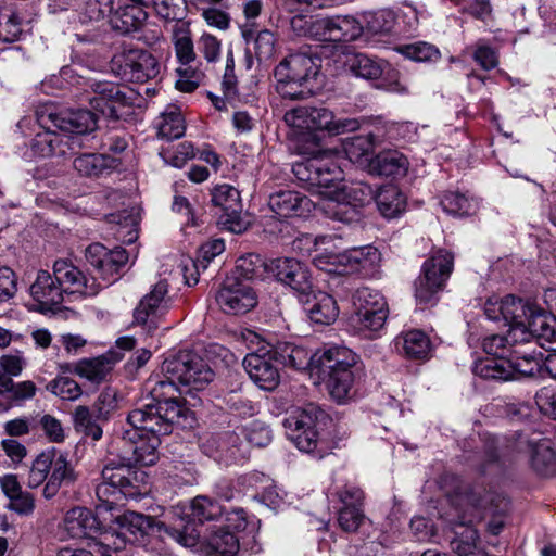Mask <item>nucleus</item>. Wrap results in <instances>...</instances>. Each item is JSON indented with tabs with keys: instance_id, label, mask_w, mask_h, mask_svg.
<instances>
[{
	"instance_id": "8fccbe9b",
	"label": "nucleus",
	"mask_w": 556,
	"mask_h": 556,
	"mask_svg": "<svg viewBox=\"0 0 556 556\" xmlns=\"http://www.w3.org/2000/svg\"><path fill=\"white\" fill-rule=\"evenodd\" d=\"M176 55L181 64H189L195 58L193 42L187 24H177L173 29Z\"/></svg>"
},
{
	"instance_id": "7ed1b4c3",
	"label": "nucleus",
	"mask_w": 556,
	"mask_h": 556,
	"mask_svg": "<svg viewBox=\"0 0 556 556\" xmlns=\"http://www.w3.org/2000/svg\"><path fill=\"white\" fill-rule=\"evenodd\" d=\"M321 59L309 51L286 56L275 68L276 90L283 99L300 100L314 93Z\"/></svg>"
},
{
	"instance_id": "473e14b6",
	"label": "nucleus",
	"mask_w": 556,
	"mask_h": 556,
	"mask_svg": "<svg viewBox=\"0 0 556 556\" xmlns=\"http://www.w3.org/2000/svg\"><path fill=\"white\" fill-rule=\"evenodd\" d=\"M76 480L77 473L74 466L67 460V456L64 453L58 452L51 473L42 491L43 496L50 500L56 495L61 488L73 485Z\"/></svg>"
},
{
	"instance_id": "864d4df0",
	"label": "nucleus",
	"mask_w": 556,
	"mask_h": 556,
	"mask_svg": "<svg viewBox=\"0 0 556 556\" xmlns=\"http://www.w3.org/2000/svg\"><path fill=\"white\" fill-rule=\"evenodd\" d=\"M153 7L165 22H181L187 15L186 0H153Z\"/></svg>"
},
{
	"instance_id": "7c9ffc66",
	"label": "nucleus",
	"mask_w": 556,
	"mask_h": 556,
	"mask_svg": "<svg viewBox=\"0 0 556 556\" xmlns=\"http://www.w3.org/2000/svg\"><path fill=\"white\" fill-rule=\"evenodd\" d=\"M301 303L305 306V311L314 324L330 325L339 315L336 300L330 294L319 290L314 289L308 301Z\"/></svg>"
},
{
	"instance_id": "6ab92c4d",
	"label": "nucleus",
	"mask_w": 556,
	"mask_h": 556,
	"mask_svg": "<svg viewBox=\"0 0 556 556\" xmlns=\"http://www.w3.org/2000/svg\"><path fill=\"white\" fill-rule=\"evenodd\" d=\"M168 285L165 280L155 283L152 290L146 294L134 311V319L138 325L147 326L148 330L156 328V318L163 314L169 303L167 298Z\"/></svg>"
},
{
	"instance_id": "37998d69",
	"label": "nucleus",
	"mask_w": 556,
	"mask_h": 556,
	"mask_svg": "<svg viewBox=\"0 0 556 556\" xmlns=\"http://www.w3.org/2000/svg\"><path fill=\"white\" fill-rule=\"evenodd\" d=\"M110 224L116 225L115 236L125 243H132L138 238V214L132 210H123L106 216Z\"/></svg>"
},
{
	"instance_id": "bf43d9fd",
	"label": "nucleus",
	"mask_w": 556,
	"mask_h": 556,
	"mask_svg": "<svg viewBox=\"0 0 556 556\" xmlns=\"http://www.w3.org/2000/svg\"><path fill=\"white\" fill-rule=\"evenodd\" d=\"M388 306L371 309L366 312H357L354 316V321L359 325L362 329H367L370 331L380 330L388 317Z\"/></svg>"
},
{
	"instance_id": "c756f323",
	"label": "nucleus",
	"mask_w": 556,
	"mask_h": 556,
	"mask_svg": "<svg viewBox=\"0 0 556 556\" xmlns=\"http://www.w3.org/2000/svg\"><path fill=\"white\" fill-rule=\"evenodd\" d=\"M370 247L354 248L340 254H316L313 258L315 265L323 269L331 271L327 265H343L345 273L358 271L365 267L367 256L370 254Z\"/></svg>"
},
{
	"instance_id": "338daca9",
	"label": "nucleus",
	"mask_w": 556,
	"mask_h": 556,
	"mask_svg": "<svg viewBox=\"0 0 556 556\" xmlns=\"http://www.w3.org/2000/svg\"><path fill=\"white\" fill-rule=\"evenodd\" d=\"M160 155L164 161L174 167L181 168L188 160L194 156V149L191 142L185 141L177 146L175 152L161 151Z\"/></svg>"
},
{
	"instance_id": "774afa93",
	"label": "nucleus",
	"mask_w": 556,
	"mask_h": 556,
	"mask_svg": "<svg viewBox=\"0 0 556 556\" xmlns=\"http://www.w3.org/2000/svg\"><path fill=\"white\" fill-rule=\"evenodd\" d=\"M224 251L225 242L223 239H213L203 243L199 249V256L195 266L206 268L207 264Z\"/></svg>"
},
{
	"instance_id": "5701e85b",
	"label": "nucleus",
	"mask_w": 556,
	"mask_h": 556,
	"mask_svg": "<svg viewBox=\"0 0 556 556\" xmlns=\"http://www.w3.org/2000/svg\"><path fill=\"white\" fill-rule=\"evenodd\" d=\"M268 206L278 218H289L308 214L313 202L298 191L280 190L270 194Z\"/></svg>"
},
{
	"instance_id": "69168bd1",
	"label": "nucleus",
	"mask_w": 556,
	"mask_h": 556,
	"mask_svg": "<svg viewBox=\"0 0 556 556\" xmlns=\"http://www.w3.org/2000/svg\"><path fill=\"white\" fill-rule=\"evenodd\" d=\"M515 343L511 337H504L500 334H493L489 338H485L482 343L483 351L489 354L488 358H506V346L507 344Z\"/></svg>"
},
{
	"instance_id": "ea45409f",
	"label": "nucleus",
	"mask_w": 556,
	"mask_h": 556,
	"mask_svg": "<svg viewBox=\"0 0 556 556\" xmlns=\"http://www.w3.org/2000/svg\"><path fill=\"white\" fill-rule=\"evenodd\" d=\"M157 136L165 140L179 139L184 136L186 126L185 119L175 105L168 106L156 122Z\"/></svg>"
},
{
	"instance_id": "9d476101",
	"label": "nucleus",
	"mask_w": 556,
	"mask_h": 556,
	"mask_svg": "<svg viewBox=\"0 0 556 556\" xmlns=\"http://www.w3.org/2000/svg\"><path fill=\"white\" fill-rule=\"evenodd\" d=\"M541 371L539 359L531 355L513 356L509 359L488 358L475 363V375L485 380L506 381L521 377H534Z\"/></svg>"
},
{
	"instance_id": "f3484780",
	"label": "nucleus",
	"mask_w": 556,
	"mask_h": 556,
	"mask_svg": "<svg viewBox=\"0 0 556 556\" xmlns=\"http://www.w3.org/2000/svg\"><path fill=\"white\" fill-rule=\"evenodd\" d=\"M268 344L250 352L243 358V367L251 380L262 390L274 391L280 382V375L273 365L274 357Z\"/></svg>"
},
{
	"instance_id": "412c9836",
	"label": "nucleus",
	"mask_w": 556,
	"mask_h": 556,
	"mask_svg": "<svg viewBox=\"0 0 556 556\" xmlns=\"http://www.w3.org/2000/svg\"><path fill=\"white\" fill-rule=\"evenodd\" d=\"M357 359L358 356L349 348L332 345L314 355L313 366L318 368L324 378L342 370H356Z\"/></svg>"
},
{
	"instance_id": "79ce46f5",
	"label": "nucleus",
	"mask_w": 556,
	"mask_h": 556,
	"mask_svg": "<svg viewBox=\"0 0 556 556\" xmlns=\"http://www.w3.org/2000/svg\"><path fill=\"white\" fill-rule=\"evenodd\" d=\"M323 379L330 396L338 403H344L353 396L355 370H342Z\"/></svg>"
},
{
	"instance_id": "052dcab7",
	"label": "nucleus",
	"mask_w": 556,
	"mask_h": 556,
	"mask_svg": "<svg viewBox=\"0 0 556 556\" xmlns=\"http://www.w3.org/2000/svg\"><path fill=\"white\" fill-rule=\"evenodd\" d=\"M101 538L96 540L93 543H89V547L96 549L99 556H111L112 551H121L128 540L121 535V530L114 533H100Z\"/></svg>"
},
{
	"instance_id": "1a4fd4ad",
	"label": "nucleus",
	"mask_w": 556,
	"mask_h": 556,
	"mask_svg": "<svg viewBox=\"0 0 556 556\" xmlns=\"http://www.w3.org/2000/svg\"><path fill=\"white\" fill-rule=\"evenodd\" d=\"M88 88L92 92L89 103L92 113L96 114L97 121L99 114L110 121H118L126 114V109L132 104V100L128 97L124 89L114 83L106 80L88 79ZM91 112V110H89Z\"/></svg>"
},
{
	"instance_id": "39448f33",
	"label": "nucleus",
	"mask_w": 556,
	"mask_h": 556,
	"mask_svg": "<svg viewBox=\"0 0 556 556\" xmlns=\"http://www.w3.org/2000/svg\"><path fill=\"white\" fill-rule=\"evenodd\" d=\"M102 482L96 488L97 497L108 504L124 497L137 498L146 493L148 475L142 468L116 459H108L101 471Z\"/></svg>"
},
{
	"instance_id": "f8f14e48",
	"label": "nucleus",
	"mask_w": 556,
	"mask_h": 556,
	"mask_svg": "<svg viewBox=\"0 0 556 556\" xmlns=\"http://www.w3.org/2000/svg\"><path fill=\"white\" fill-rule=\"evenodd\" d=\"M375 191L364 182H354L334 189L333 218L345 224L358 223L364 217L363 208L374 200Z\"/></svg>"
},
{
	"instance_id": "bb28decb",
	"label": "nucleus",
	"mask_w": 556,
	"mask_h": 556,
	"mask_svg": "<svg viewBox=\"0 0 556 556\" xmlns=\"http://www.w3.org/2000/svg\"><path fill=\"white\" fill-rule=\"evenodd\" d=\"M534 305L525 302L514 295H507L502 299V320L509 327V337L514 342L519 341L518 332L526 333V324Z\"/></svg>"
},
{
	"instance_id": "3c124183",
	"label": "nucleus",
	"mask_w": 556,
	"mask_h": 556,
	"mask_svg": "<svg viewBox=\"0 0 556 556\" xmlns=\"http://www.w3.org/2000/svg\"><path fill=\"white\" fill-rule=\"evenodd\" d=\"M90 408L97 414L99 420L108 424L118 409L117 393L114 390H103Z\"/></svg>"
},
{
	"instance_id": "c03bdc74",
	"label": "nucleus",
	"mask_w": 556,
	"mask_h": 556,
	"mask_svg": "<svg viewBox=\"0 0 556 556\" xmlns=\"http://www.w3.org/2000/svg\"><path fill=\"white\" fill-rule=\"evenodd\" d=\"M0 388H3L4 394L7 395L8 404L10 407L14 403H20L25 400H29L36 394V386L33 381H22L14 383L12 378L4 375L0 370Z\"/></svg>"
},
{
	"instance_id": "0e129e2a",
	"label": "nucleus",
	"mask_w": 556,
	"mask_h": 556,
	"mask_svg": "<svg viewBox=\"0 0 556 556\" xmlns=\"http://www.w3.org/2000/svg\"><path fill=\"white\" fill-rule=\"evenodd\" d=\"M364 21V29L370 34L388 33L392 27L391 13L386 11L366 13Z\"/></svg>"
},
{
	"instance_id": "49530a36",
	"label": "nucleus",
	"mask_w": 556,
	"mask_h": 556,
	"mask_svg": "<svg viewBox=\"0 0 556 556\" xmlns=\"http://www.w3.org/2000/svg\"><path fill=\"white\" fill-rule=\"evenodd\" d=\"M190 509L192 517L201 523L216 520L224 513L222 505L206 495L194 497L191 502Z\"/></svg>"
},
{
	"instance_id": "20e7f679",
	"label": "nucleus",
	"mask_w": 556,
	"mask_h": 556,
	"mask_svg": "<svg viewBox=\"0 0 556 556\" xmlns=\"http://www.w3.org/2000/svg\"><path fill=\"white\" fill-rule=\"evenodd\" d=\"M309 146H299V152L308 155L307 159L296 162L292 172L298 180L312 193L334 194L331 188H336V182L340 180L339 167L321 151L319 135L309 132L307 135ZM333 203H329L333 212Z\"/></svg>"
},
{
	"instance_id": "2eb2a0df",
	"label": "nucleus",
	"mask_w": 556,
	"mask_h": 556,
	"mask_svg": "<svg viewBox=\"0 0 556 556\" xmlns=\"http://www.w3.org/2000/svg\"><path fill=\"white\" fill-rule=\"evenodd\" d=\"M215 299L222 311L230 315L245 314L257 303L251 283L241 281L239 277H227Z\"/></svg>"
},
{
	"instance_id": "4468645a",
	"label": "nucleus",
	"mask_w": 556,
	"mask_h": 556,
	"mask_svg": "<svg viewBox=\"0 0 556 556\" xmlns=\"http://www.w3.org/2000/svg\"><path fill=\"white\" fill-rule=\"evenodd\" d=\"M212 203L220 210L218 223L233 233L247 230L249 222L242 216L240 192L235 187L224 184L212 190Z\"/></svg>"
},
{
	"instance_id": "72a5a7b5",
	"label": "nucleus",
	"mask_w": 556,
	"mask_h": 556,
	"mask_svg": "<svg viewBox=\"0 0 556 556\" xmlns=\"http://www.w3.org/2000/svg\"><path fill=\"white\" fill-rule=\"evenodd\" d=\"M516 450L523 451V445H527L532 452L531 465L532 468L541 476H553L556 473V453L545 442L531 444L523 439L522 433H517Z\"/></svg>"
},
{
	"instance_id": "09e8293b",
	"label": "nucleus",
	"mask_w": 556,
	"mask_h": 556,
	"mask_svg": "<svg viewBox=\"0 0 556 556\" xmlns=\"http://www.w3.org/2000/svg\"><path fill=\"white\" fill-rule=\"evenodd\" d=\"M396 50L416 62H438L441 59L440 50L434 45L425 41L403 45L397 47Z\"/></svg>"
},
{
	"instance_id": "b1692460",
	"label": "nucleus",
	"mask_w": 556,
	"mask_h": 556,
	"mask_svg": "<svg viewBox=\"0 0 556 556\" xmlns=\"http://www.w3.org/2000/svg\"><path fill=\"white\" fill-rule=\"evenodd\" d=\"M30 295L38 303L41 312L53 311L64 301V290L47 270H40L30 286Z\"/></svg>"
},
{
	"instance_id": "2f4dec72",
	"label": "nucleus",
	"mask_w": 556,
	"mask_h": 556,
	"mask_svg": "<svg viewBox=\"0 0 556 556\" xmlns=\"http://www.w3.org/2000/svg\"><path fill=\"white\" fill-rule=\"evenodd\" d=\"M274 361L294 370H304L314 363V355L294 342H278L269 346Z\"/></svg>"
},
{
	"instance_id": "a18cd8bd",
	"label": "nucleus",
	"mask_w": 556,
	"mask_h": 556,
	"mask_svg": "<svg viewBox=\"0 0 556 556\" xmlns=\"http://www.w3.org/2000/svg\"><path fill=\"white\" fill-rule=\"evenodd\" d=\"M265 268L269 269V265L258 254L250 253L238 258L232 277H239L241 281L250 282L262 278Z\"/></svg>"
},
{
	"instance_id": "4d7b16f0",
	"label": "nucleus",
	"mask_w": 556,
	"mask_h": 556,
	"mask_svg": "<svg viewBox=\"0 0 556 556\" xmlns=\"http://www.w3.org/2000/svg\"><path fill=\"white\" fill-rule=\"evenodd\" d=\"M46 388L52 394L65 401H74L81 395L80 386L70 377H56Z\"/></svg>"
},
{
	"instance_id": "c85d7f7f",
	"label": "nucleus",
	"mask_w": 556,
	"mask_h": 556,
	"mask_svg": "<svg viewBox=\"0 0 556 556\" xmlns=\"http://www.w3.org/2000/svg\"><path fill=\"white\" fill-rule=\"evenodd\" d=\"M408 169L407 157L397 150H384L372 156L366 170L374 176L402 177Z\"/></svg>"
},
{
	"instance_id": "ddd939ff",
	"label": "nucleus",
	"mask_w": 556,
	"mask_h": 556,
	"mask_svg": "<svg viewBox=\"0 0 556 556\" xmlns=\"http://www.w3.org/2000/svg\"><path fill=\"white\" fill-rule=\"evenodd\" d=\"M269 271L275 278L289 286L296 294L300 302H307L313 292L314 283L308 267L292 257L273 260Z\"/></svg>"
},
{
	"instance_id": "f704fd0d",
	"label": "nucleus",
	"mask_w": 556,
	"mask_h": 556,
	"mask_svg": "<svg viewBox=\"0 0 556 556\" xmlns=\"http://www.w3.org/2000/svg\"><path fill=\"white\" fill-rule=\"evenodd\" d=\"M110 355L111 357L102 355L97 358L81 359L75 365L73 372L81 378H86L92 383H100L112 369L111 363L123 358V355H119L116 351L110 352Z\"/></svg>"
},
{
	"instance_id": "58836bf2",
	"label": "nucleus",
	"mask_w": 556,
	"mask_h": 556,
	"mask_svg": "<svg viewBox=\"0 0 556 556\" xmlns=\"http://www.w3.org/2000/svg\"><path fill=\"white\" fill-rule=\"evenodd\" d=\"M395 348L405 356L415 359L427 357L430 351V340L427 334L420 330H410L396 337Z\"/></svg>"
},
{
	"instance_id": "aec40b11",
	"label": "nucleus",
	"mask_w": 556,
	"mask_h": 556,
	"mask_svg": "<svg viewBox=\"0 0 556 556\" xmlns=\"http://www.w3.org/2000/svg\"><path fill=\"white\" fill-rule=\"evenodd\" d=\"M320 41L350 42L356 40L364 31V26L355 17L333 16L319 18L315 25Z\"/></svg>"
},
{
	"instance_id": "6e6d98bb",
	"label": "nucleus",
	"mask_w": 556,
	"mask_h": 556,
	"mask_svg": "<svg viewBox=\"0 0 556 556\" xmlns=\"http://www.w3.org/2000/svg\"><path fill=\"white\" fill-rule=\"evenodd\" d=\"M443 210L454 216L469 215L476 210V204L458 192H448L441 199Z\"/></svg>"
},
{
	"instance_id": "680f3d73",
	"label": "nucleus",
	"mask_w": 556,
	"mask_h": 556,
	"mask_svg": "<svg viewBox=\"0 0 556 556\" xmlns=\"http://www.w3.org/2000/svg\"><path fill=\"white\" fill-rule=\"evenodd\" d=\"M363 509L356 506H343L339 510L338 523L345 532H356L364 522Z\"/></svg>"
},
{
	"instance_id": "cd10ccee",
	"label": "nucleus",
	"mask_w": 556,
	"mask_h": 556,
	"mask_svg": "<svg viewBox=\"0 0 556 556\" xmlns=\"http://www.w3.org/2000/svg\"><path fill=\"white\" fill-rule=\"evenodd\" d=\"M148 13L139 5L118 4L111 8L109 23L111 28L123 36H132L142 29L147 22Z\"/></svg>"
},
{
	"instance_id": "423d86ee",
	"label": "nucleus",
	"mask_w": 556,
	"mask_h": 556,
	"mask_svg": "<svg viewBox=\"0 0 556 556\" xmlns=\"http://www.w3.org/2000/svg\"><path fill=\"white\" fill-rule=\"evenodd\" d=\"M454 267V255L445 250L435 251L421 267L415 280V298L420 305H434Z\"/></svg>"
},
{
	"instance_id": "4be33fe9",
	"label": "nucleus",
	"mask_w": 556,
	"mask_h": 556,
	"mask_svg": "<svg viewBox=\"0 0 556 556\" xmlns=\"http://www.w3.org/2000/svg\"><path fill=\"white\" fill-rule=\"evenodd\" d=\"M530 338H534L547 351L555 350L556 317L534 306L526 324V333L521 334L519 341L528 342Z\"/></svg>"
},
{
	"instance_id": "de8ad7c7",
	"label": "nucleus",
	"mask_w": 556,
	"mask_h": 556,
	"mask_svg": "<svg viewBox=\"0 0 556 556\" xmlns=\"http://www.w3.org/2000/svg\"><path fill=\"white\" fill-rule=\"evenodd\" d=\"M211 552L219 556H233L239 551V539L230 531L218 529L207 539Z\"/></svg>"
},
{
	"instance_id": "9b49d317",
	"label": "nucleus",
	"mask_w": 556,
	"mask_h": 556,
	"mask_svg": "<svg viewBox=\"0 0 556 556\" xmlns=\"http://www.w3.org/2000/svg\"><path fill=\"white\" fill-rule=\"evenodd\" d=\"M111 70L124 79L146 83L160 74L156 58L142 49H124L111 60Z\"/></svg>"
},
{
	"instance_id": "13d9d810",
	"label": "nucleus",
	"mask_w": 556,
	"mask_h": 556,
	"mask_svg": "<svg viewBox=\"0 0 556 556\" xmlns=\"http://www.w3.org/2000/svg\"><path fill=\"white\" fill-rule=\"evenodd\" d=\"M22 34L21 18L11 11L0 12V40L4 42H13L20 38Z\"/></svg>"
},
{
	"instance_id": "f03ea898",
	"label": "nucleus",
	"mask_w": 556,
	"mask_h": 556,
	"mask_svg": "<svg viewBox=\"0 0 556 556\" xmlns=\"http://www.w3.org/2000/svg\"><path fill=\"white\" fill-rule=\"evenodd\" d=\"M36 121L43 129L30 140V150L40 157H66L91 148L92 132L97 130V116L86 110L56 112L50 105L36 110Z\"/></svg>"
},
{
	"instance_id": "f257e3e1",
	"label": "nucleus",
	"mask_w": 556,
	"mask_h": 556,
	"mask_svg": "<svg viewBox=\"0 0 556 556\" xmlns=\"http://www.w3.org/2000/svg\"><path fill=\"white\" fill-rule=\"evenodd\" d=\"M166 379L157 381L150 391V402L128 413L129 429L122 432V455L117 462L130 466H151L159 459L157 447L162 435L173 432L190 413L180 397L177 383L194 390L204 389L213 381L214 372L198 354L180 351L167 357L162 364Z\"/></svg>"
},
{
	"instance_id": "6e6552de",
	"label": "nucleus",
	"mask_w": 556,
	"mask_h": 556,
	"mask_svg": "<svg viewBox=\"0 0 556 556\" xmlns=\"http://www.w3.org/2000/svg\"><path fill=\"white\" fill-rule=\"evenodd\" d=\"M326 418L323 409L314 404H308L304 408L292 410L283 420V427L287 435L296 445L300 451L306 453H316L317 457H323V452L318 448L317 425Z\"/></svg>"
},
{
	"instance_id": "603ef678",
	"label": "nucleus",
	"mask_w": 556,
	"mask_h": 556,
	"mask_svg": "<svg viewBox=\"0 0 556 556\" xmlns=\"http://www.w3.org/2000/svg\"><path fill=\"white\" fill-rule=\"evenodd\" d=\"M353 305L355 308V313L357 312H366L384 307L387 306V302L383 295L370 288H359L353 294Z\"/></svg>"
},
{
	"instance_id": "dca6fc26",
	"label": "nucleus",
	"mask_w": 556,
	"mask_h": 556,
	"mask_svg": "<svg viewBox=\"0 0 556 556\" xmlns=\"http://www.w3.org/2000/svg\"><path fill=\"white\" fill-rule=\"evenodd\" d=\"M85 256L88 264L97 270L99 277L108 281L109 285L118 279L122 269L129 260L128 253L124 248L115 247L114 249H108L101 243L88 245Z\"/></svg>"
},
{
	"instance_id": "a211bd4d",
	"label": "nucleus",
	"mask_w": 556,
	"mask_h": 556,
	"mask_svg": "<svg viewBox=\"0 0 556 556\" xmlns=\"http://www.w3.org/2000/svg\"><path fill=\"white\" fill-rule=\"evenodd\" d=\"M53 275L58 285L65 289L64 293L68 295L96 296L101 290V285L94 277L87 278L78 267L64 260L54 262Z\"/></svg>"
},
{
	"instance_id": "e2e57ef3",
	"label": "nucleus",
	"mask_w": 556,
	"mask_h": 556,
	"mask_svg": "<svg viewBox=\"0 0 556 556\" xmlns=\"http://www.w3.org/2000/svg\"><path fill=\"white\" fill-rule=\"evenodd\" d=\"M478 532L472 528H466L451 542L452 549L459 556H470L477 548Z\"/></svg>"
},
{
	"instance_id": "4c0bfd02",
	"label": "nucleus",
	"mask_w": 556,
	"mask_h": 556,
	"mask_svg": "<svg viewBox=\"0 0 556 556\" xmlns=\"http://www.w3.org/2000/svg\"><path fill=\"white\" fill-rule=\"evenodd\" d=\"M374 201L380 214L388 219L397 217L406 206L405 195L393 185L380 188Z\"/></svg>"
},
{
	"instance_id": "e433bc0d",
	"label": "nucleus",
	"mask_w": 556,
	"mask_h": 556,
	"mask_svg": "<svg viewBox=\"0 0 556 556\" xmlns=\"http://www.w3.org/2000/svg\"><path fill=\"white\" fill-rule=\"evenodd\" d=\"M375 148V136L371 132L346 137L343 140V149L349 160L366 169Z\"/></svg>"
},
{
	"instance_id": "a878e982",
	"label": "nucleus",
	"mask_w": 556,
	"mask_h": 556,
	"mask_svg": "<svg viewBox=\"0 0 556 556\" xmlns=\"http://www.w3.org/2000/svg\"><path fill=\"white\" fill-rule=\"evenodd\" d=\"M121 535L128 540L129 543H143L146 536L150 535L155 528L161 530L165 528L164 523H159L151 516L128 510L117 517Z\"/></svg>"
},
{
	"instance_id": "c9c22d12",
	"label": "nucleus",
	"mask_w": 556,
	"mask_h": 556,
	"mask_svg": "<svg viewBox=\"0 0 556 556\" xmlns=\"http://www.w3.org/2000/svg\"><path fill=\"white\" fill-rule=\"evenodd\" d=\"M73 428L83 438L99 441L103 435L104 422L87 405H78L72 412Z\"/></svg>"
},
{
	"instance_id": "a19ab883",
	"label": "nucleus",
	"mask_w": 556,
	"mask_h": 556,
	"mask_svg": "<svg viewBox=\"0 0 556 556\" xmlns=\"http://www.w3.org/2000/svg\"><path fill=\"white\" fill-rule=\"evenodd\" d=\"M74 159L73 166L81 175L86 177H98L105 169L114 167V160L105 154L98 153H77Z\"/></svg>"
},
{
	"instance_id": "0eeeda50",
	"label": "nucleus",
	"mask_w": 556,
	"mask_h": 556,
	"mask_svg": "<svg viewBox=\"0 0 556 556\" xmlns=\"http://www.w3.org/2000/svg\"><path fill=\"white\" fill-rule=\"evenodd\" d=\"M283 119L291 127L311 131L326 130L332 136L355 131L361 126L356 118L336 119L333 113L324 106H296L288 110Z\"/></svg>"
},
{
	"instance_id": "393cba45",
	"label": "nucleus",
	"mask_w": 556,
	"mask_h": 556,
	"mask_svg": "<svg viewBox=\"0 0 556 556\" xmlns=\"http://www.w3.org/2000/svg\"><path fill=\"white\" fill-rule=\"evenodd\" d=\"M64 529L72 539H89L93 543L100 533V522L90 509L75 507L66 513Z\"/></svg>"
},
{
	"instance_id": "5fc2aeb1",
	"label": "nucleus",
	"mask_w": 556,
	"mask_h": 556,
	"mask_svg": "<svg viewBox=\"0 0 556 556\" xmlns=\"http://www.w3.org/2000/svg\"><path fill=\"white\" fill-rule=\"evenodd\" d=\"M350 70L357 77L378 79L382 75V65L365 54H356L350 60Z\"/></svg>"
}]
</instances>
